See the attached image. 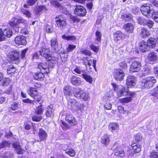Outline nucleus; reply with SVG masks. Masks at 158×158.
<instances>
[{"mask_svg": "<svg viewBox=\"0 0 158 158\" xmlns=\"http://www.w3.org/2000/svg\"><path fill=\"white\" fill-rule=\"evenodd\" d=\"M28 94L38 102L40 101L41 98L40 95H38L37 89L35 88L30 87L27 91Z\"/></svg>", "mask_w": 158, "mask_h": 158, "instance_id": "6", "label": "nucleus"}, {"mask_svg": "<svg viewBox=\"0 0 158 158\" xmlns=\"http://www.w3.org/2000/svg\"><path fill=\"white\" fill-rule=\"evenodd\" d=\"M64 93L67 99L70 98L72 95V88L71 86H66L64 88Z\"/></svg>", "mask_w": 158, "mask_h": 158, "instance_id": "17", "label": "nucleus"}, {"mask_svg": "<svg viewBox=\"0 0 158 158\" xmlns=\"http://www.w3.org/2000/svg\"><path fill=\"white\" fill-rule=\"evenodd\" d=\"M139 46L140 50L143 52H145L146 51L150 49L147 42L144 41H142L141 42Z\"/></svg>", "mask_w": 158, "mask_h": 158, "instance_id": "25", "label": "nucleus"}, {"mask_svg": "<svg viewBox=\"0 0 158 158\" xmlns=\"http://www.w3.org/2000/svg\"><path fill=\"white\" fill-rule=\"evenodd\" d=\"M75 12L79 16H85L86 13L85 9L83 6L80 5H77Z\"/></svg>", "mask_w": 158, "mask_h": 158, "instance_id": "8", "label": "nucleus"}, {"mask_svg": "<svg viewBox=\"0 0 158 158\" xmlns=\"http://www.w3.org/2000/svg\"><path fill=\"white\" fill-rule=\"evenodd\" d=\"M121 145L119 141H116L114 143L111 147V149L116 150L114 155L117 156L123 157L125 155V153L123 149L121 148Z\"/></svg>", "mask_w": 158, "mask_h": 158, "instance_id": "3", "label": "nucleus"}, {"mask_svg": "<svg viewBox=\"0 0 158 158\" xmlns=\"http://www.w3.org/2000/svg\"><path fill=\"white\" fill-rule=\"evenodd\" d=\"M89 48L93 51L96 53H97L98 51V46H96L93 44H91L89 46Z\"/></svg>", "mask_w": 158, "mask_h": 158, "instance_id": "51", "label": "nucleus"}, {"mask_svg": "<svg viewBox=\"0 0 158 158\" xmlns=\"http://www.w3.org/2000/svg\"><path fill=\"white\" fill-rule=\"evenodd\" d=\"M74 71L78 74H82L84 73V71L80 69L79 67H76L74 69Z\"/></svg>", "mask_w": 158, "mask_h": 158, "instance_id": "55", "label": "nucleus"}, {"mask_svg": "<svg viewBox=\"0 0 158 158\" xmlns=\"http://www.w3.org/2000/svg\"><path fill=\"white\" fill-rule=\"evenodd\" d=\"M120 102L122 103H127L131 101V97H129L122 98L120 99Z\"/></svg>", "mask_w": 158, "mask_h": 158, "instance_id": "46", "label": "nucleus"}, {"mask_svg": "<svg viewBox=\"0 0 158 158\" xmlns=\"http://www.w3.org/2000/svg\"><path fill=\"white\" fill-rule=\"evenodd\" d=\"M71 83L73 85L79 86L81 83V81L80 78L73 76L71 78Z\"/></svg>", "mask_w": 158, "mask_h": 158, "instance_id": "22", "label": "nucleus"}, {"mask_svg": "<svg viewBox=\"0 0 158 158\" xmlns=\"http://www.w3.org/2000/svg\"><path fill=\"white\" fill-rule=\"evenodd\" d=\"M43 74H44V73H41V72H40V73L38 72H36L33 75L35 79L38 80L44 77Z\"/></svg>", "mask_w": 158, "mask_h": 158, "instance_id": "39", "label": "nucleus"}, {"mask_svg": "<svg viewBox=\"0 0 158 158\" xmlns=\"http://www.w3.org/2000/svg\"><path fill=\"white\" fill-rule=\"evenodd\" d=\"M9 143L6 141H3L0 143V148H2L8 146Z\"/></svg>", "mask_w": 158, "mask_h": 158, "instance_id": "54", "label": "nucleus"}, {"mask_svg": "<svg viewBox=\"0 0 158 158\" xmlns=\"http://www.w3.org/2000/svg\"><path fill=\"white\" fill-rule=\"evenodd\" d=\"M104 106L106 110H109L111 109L112 105L110 103L107 102L105 104Z\"/></svg>", "mask_w": 158, "mask_h": 158, "instance_id": "63", "label": "nucleus"}, {"mask_svg": "<svg viewBox=\"0 0 158 158\" xmlns=\"http://www.w3.org/2000/svg\"><path fill=\"white\" fill-rule=\"evenodd\" d=\"M57 26L61 30L64 29L66 26V19L63 15H59L55 18Z\"/></svg>", "mask_w": 158, "mask_h": 158, "instance_id": "4", "label": "nucleus"}, {"mask_svg": "<svg viewBox=\"0 0 158 158\" xmlns=\"http://www.w3.org/2000/svg\"><path fill=\"white\" fill-rule=\"evenodd\" d=\"M66 120L71 125L74 126L77 124V122L75 118L72 114H67L65 118Z\"/></svg>", "mask_w": 158, "mask_h": 158, "instance_id": "16", "label": "nucleus"}, {"mask_svg": "<svg viewBox=\"0 0 158 158\" xmlns=\"http://www.w3.org/2000/svg\"><path fill=\"white\" fill-rule=\"evenodd\" d=\"M141 68V63L139 61H133L130 66V73L138 72Z\"/></svg>", "mask_w": 158, "mask_h": 158, "instance_id": "7", "label": "nucleus"}, {"mask_svg": "<svg viewBox=\"0 0 158 158\" xmlns=\"http://www.w3.org/2000/svg\"><path fill=\"white\" fill-rule=\"evenodd\" d=\"M80 98L85 101H87L89 98V94L83 90L81 92Z\"/></svg>", "mask_w": 158, "mask_h": 158, "instance_id": "34", "label": "nucleus"}, {"mask_svg": "<svg viewBox=\"0 0 158 158\" xmlns=\"http://www.w3.org/2000/svg\"><path fill=\"white\" fill-rule=\"evenodd\" d=\"M137 21L139 24L144 25L146 22V19L144 18L140 17L138 19Z\"/></svg>", "mask_w": 158, "mask_h": 158, "instance_id": "48", "label": "nucleus"}, {"mask_svg": "<svg viewBox=\"0 0 158 158\" xmlns=\"http://www.w3.org/2000/svg\"><path fill=\"white\" fill-rule=\"evenodd\" d=\"M21 11L27 17L29 18L31 17V14L29 10L25 9H21Z\"/></svg>", "mask_w": 158, "mask_h": 158, "instance_id": "44", "label": "nucleus"}, {"mask_svg": "<svg viewBox=\"0 0 158 158\" xmlns=\"http://www.w3.org/2000/svg\"><path fill=\"white\" fill-rule=\"evenodd\" d=\"M1 156L3 158H10L13 157V154L9 152H7L3 153Z\"/></svg>", "mask_w": 158, "mask_h": 158, "instance_id": "41", "label": "nucleus"}, {"mask_svg": "<svg viewBox=\"0 0 158 158\" xmlns=\"http://www.w3.org/2000/svg\"><path fill=\"white\" fill-rule=\"evenodd\" d=\"M82 76L87 82L90 84H92L93 81L92 78L89 75L86 73H83L82 75Z\"/></svg>", "mask_w": 158, "mask_h": 158, "instance_id": "32", "label": "nucleus"}, {"mask_svg": "<svg viewBox=\"0 0 158 158\" xmlns=\"http://www.w3.org/2000/svg\"><path fill=\"white\" fill-rule=\"evenodd\" d=\"M65 151L66 153L68 154L71 156L74 157L75 155V151L72 149L67 148Z\"/></svg>", "mask_w": 158, "mask_h": 158, "instance_id": "37", "label": "nucleus"}, {"mask_svg": "<svg viewBox=\"0 0 158 158\" xmlns=\"http://www.w3.org/2000/svg\"><path fill=\"white\" fill-rule=\"evenodd\" d=\"M114 40L115 41L123 40L124 38V34L120 31H117L114 34Z\"/></svg>", "mask_w": 158, "mask_h": 158, "instance_id": "18", "label": "nucleus"}, {"mask_svg": "<svg viewBox=\"0 0 158 158\" xmlns=\"http://www.w3.org/2000/svg\"><path fill=\"white\" fill-rule=\"evenodd\" d=\"M123 28L126 32L130 33H132L133 32L134 26L132 24L128 23H126L124 25Z\"/></svg>", "mask_w": 158, "mask_h": 158, "instance_id": "19", "label": "nucleus"}, {"mask_svg": "<svg viewBox=\"0 0 158 158\" xmlns=\"http://www.w3.org/2000/svg\"><path fill=\"white\" fill-rule=\"evenodd\" d=\"M141 35L143 38H145L149 36L150 33L147 29L143 28L141 30Z\"/></svg>", "mask_w": 158, "mask_h": 158, "instance_id": "31", "label": "nucleus"}, {"mask_svg": "<svg viewBox=\"0 0 158 158\" xmlns=\"http://www.w3.org/2000/svg\"><path fill=\"white\" fill-rule=\"evenodd\" d=\"M38 135L40 141L44 140L47 137V134L43 129L40 128L38 133Z\"/></svg>", "mask_w": 158, "mask_h": 158, "instance_id": "26", "label": "nucleus"}, {"mask_svg": "<svg viewBox=\"0 0 158 158\" xmlns=\"http://www.w3.org/2000/svg\"><path fill=\"white\" fill-rule=\"evenodd\" d=\"M117 93L119 97L126 95L127 94V89H125L123 86H122L121 88L119 87V89L117 90Z\"/></svg>", "mask_w": 158, "mask_h": 158, "instance_id": "24", "label": "nucleus"}, {"mask_svg": "<svg viewBox=\"0 0 158 158\" xmlns=\"http://www.w3.org/2000/svg\"><path fill=\"white\" fill-rule=\"evenodd\" d=\"M19 57V53L17 52H12L9 53L8 58L10 62H12L13 61L17 60Z\"/></svg>", "mask_w": 158, "mask_h": 158, "instance_id": "14", "label": "nucleus"}, {"mask_svg": "<svg viewBox=\"0 0 158 158\" xmlns=\"http://www.w3.org/2000/svg\"><path fill=\"white\" fill-rule=\"evenodd\" d=\"M16 69L13 65H11L8 66L7 69V72L9 74L14 73L15 72Z\"/></svg>", "mask_w": 158, "mask_h": 158, "instance_id": "43", "label": "nucleus"}, {"mask_svg": "<svg viewBox=\"0 0 158 158\" xmlns=\"http://www.w3.org/2000/svg\"><path fill=\"white\" fill-rule=\"evenodd\" d=\"M45 9V6H40L36 7L35 12L36 14H39L42 10Z\"/></svg>", "mask_w": 158, "mask_h": 158, "instance_id": "45", "label": "nucleus"}, {"mask_svg": "<svg viewBox=\"0 0 158 158\" xmlns=\"http://www.w3.org/2000/svg\"><path fill=\"white\" fill-rule=\"evenodd\" d=\"M76 47V46L74 45L69 44L67 48V51L71 52Z\"/></svg>", "mask_w": 158, "mask_h": 158, "instance_id": "64", "label": "nucleus"}, {"mask_svg": "<svg viewBox=\"0 0 158 158\" xmlns=\"http://www.w3.org/2000/svg\"><path fill=\"white\" fill-rule=\"evenodd\" d=\"M3 35L4 36L5 40L6 39V37H10L12 35L13 32L11 29L7 28L2 30Z\"/></svg>", "mask_w": 158, "mask_h": 158, "instance_id": "27", "label": "nucleus"}, {"mask_svg": "<svg viewBox=\"0 0 158 158\" xmlns=\"http://www.w3.org/2000/svg\"><path fill=\"white\" fill-rule=\"evenodd\" d=\"M156 82V80L153 77H148L143 79L140 83L142 89L148 88L153 86Z\"/></svg>", "mask_w": 158, "mask_h": 158, "instance_id": "1", "label": "nucleus"}, {"mask_svg": "<svg viewBox=\"0 0 158 158\" xmlns=\"http://www.w3.org/2000/svg\"><path fill=\"white\" fill-rule=\"evenodd\" d=\"M157 57L156 53L152 52L149 54L148 56V59L150 61H155L157 60Z\"/></svg>", "mask_w": 158, "mask_h": 158, "instance_id": "33", "label": "nucleus"}, {"mask_svg": "<svg viewBox=\"0 0 158 158\" xmlns=\"http://www.w3.org/2000/svg\"><path fill=\"white\" fill-rule=\"evenodd\" d=\"M151 95L158 98V86L155 88Z\"/></svg>", "mask_w": 158, "mask_h": 158, "instance_id": "56", "label": "nucleus"}, {"mask_svg": "<svg viewBox=\"0 0 158 158\" xmlns=\"http://www.w3.org/2000/svg\"><path fill=\"white\" fill-rule=\"evenodd\" d=\"M142 136L139 134H136L135 136V139L138 142H140L142 139Z\"/></svg>", "mask_w": 158, "mask_h": 158, "instance_id": "62", "label": "nucleus"}, {"mask_svg": "<svg viewBox=\"0 0 158 158\" xmlns=\"http://www.w3.org/2000/svg\"><path fill=\"white\" fill-rule=\"evenodd\" d=\"M37 1V0H27V5L32 6L35 4Z\"/></svg>", "mask_w": 158, "mask_h": 158, "instance_id": "60", "label": "nucleus"}, {"mask_svg": "<svg viewBox=\"0 0 158 158\" xmlns=\"http://www.w3.org/2000/svg\"><path fill=\"white\" fill-rule=\"evenodd\" d=\"M119 64V66L122 69H125L127 67V64L125 61L120 62Z\"/></svg>", "mask_w": 158, "mask_h": 158, "instance_id": "59", "label": "nucleus"}, {"mask_svg": "<svg viewBox=\"0 0 158 158\" xmlns=\"http://www.w3.org/2000/svg\"><path fill=\"white\" fill-rule=\"evenodd\" d=\"M42 118V117L41 116L34 115L32 117V120L34 121L39 122Z\"/></svg>", "mask_w": 158, "mask_h": 158, "instance_id": "49", "label": "nucleus"}, {"mask_svg": "<svg viewBox=\"0 0 158 158\" xmlns=\"http://www.w3.org/2000/svg\"><path fill=\"white\" fill-rule=\"evenodd\" d=\"M54 109L53 108V106L50 105L48 106L46 109V115L48 117H52L54 116L53 112Z\"/></svg>", "mask_w": 158, "mask_h": 158, "instance_id": "20", "label": "nucleus"}, {"mask_svg": "<svg viewBox=\"0 0 158 158\" xmlns=\"http://www.w3.org/2000/svg\"><path fill=\"white\" fill-rule=\"evenodd\" d=\"M109 127L113 130H116L118 128V125L117 123H110L109 125Z\"/></svg>", "mask_w": 158, "mask_h": 158, "instance_id": "47", "label": "nucleus"}, {"mask_svg": "<svg viewBox=\"0 0 158 158\" xmlns=\"http://www.w3.org/2000/svg\"><path fill=\"white\" fill-rule=\"evenodd\" d=\"M124 76L125 74L122 70H117L114 73V77L117 81L123 80L124 79Z\"/></svg>", "mask_w": 158, "mask_h": 158, "instance_id": "9", "label": "nucleus"}, {"mask_svg": "<svg viewBox=\"0 0 158 158\" xmlns=\"http://www.w3.org/2000/svg\"><path fill=\"white\" fill-rule=\"evenodd\" d=\"M110 142V138L107 135H104L102 138L101 142L102 143L106 145L109 143Z\"/></svg>", "mask_w": 158, "mask_h": 158, "instance_id": "29", "label": "nucleus"}, {"mask_svg": "<svg viewBox=\"0 0 158 158\" xmlns=\"http://www.w3.org/2000/svg\"><path fill=\"white\" fill-rule=\"evenodd\" d=\"M153 22L151 20H146L145 25L149 27L150 28H151L153 25Z\"/></svg>", "mask_w": 158, "mask_h": 158, "instance_id": "57", "label": "nucleus"}, {"mask_svg": "<svg viewBox=\"0 0 158 158\" xmlns=\"http://www.w3.org/2000/svg\"><path fill=\"white\" fill-rule=\"evenodd\" d=\"M40 55L45 58L46 60H49L50 58V52L49 49L43 48H41L39 51Z\"/></svg>", "mask_w": 158, "mask_h": 158, "instance_id": "11", "label": "nucleus"}, {"mask_svg": "<svg viewBox=\"0 0 158 158\" xmlns=\"http://www.w3.org/2000/svg\"><path fill=\"white\" fill-rule=\"evenodd\" d=\"M10 79L9 78H5L2 81L3 86L8 85L9 84Z\"/></svg>", "mask_w": 158, "mask_h": 158, "instance_id": "53", "label": "nucleus"}, {"mask_svg": "<svg viewBox=\"0 0 158 158\" xmlns=\"http://www.w3.org/2000/svg\"><path fill=\"white\" fill-rule=\"evenodd\" d=\"M16 43L18 45H25L27 43L25 37L22 35L17 36L15 39Z\"/></svg>", "mask_w": 158, "mask_h": 158, "instance_id": "12", "label": "nucleus"}, {"mask_svg": "<svg viewBox=\"0 0 158 158\" xmlns=\"http://www.w3.org/2000/svg\"><path fill=\"white\" fill-rule=\"evenodd\" d=\"M38 67L40 70V72L44 74L49 73L50 71L48 65L46 63H40L38 65Z\"/></svg>", "mask_w": 158, "mask_h": 158, "instance_id": "10", "label": "nucleus"}, {"mask_svg": "<svg viewBox=\"0 0 158 158\" xmlns=\"http://www.w3.org/2000/svg\"><path fill=\"white\" fill-rule=\"evenodd\" d=\"M122 18L126 21H129L132 18V15L128 13H123L122 15Z\"/></svg>", "mask_w": 158, "mask_h": 158, "instance_id": "36", "label": "nucleus"}, {"mask_svg": "<svg viewBox=\"0 0 158 158\" xmlns=\"http://www.w3.org/2000/svg\"><path fill=\"white\" fill-rule=\"evenodd\" d=\"M13 145L14 148L17 153L22 154L25 152L24 150L22 148L19 143L17 142H15L13 143Z\"/></svg>", "mask_w": 158, "mask_h": 158, "instance_id": "21", "label": "nucleus"}, {"mask_svg": "<svg viewBox=\"0 0 158 158\" xmlns=\"http://www.w3.org/2000/svg\"><path fill=\"white\" fill-rule=\"evenodd\" d=\"M136 82V79L133 76H129L127 79L126 84L128 86L135 85Z\"/></svg>", "mask_w": 158, "mask_h": 158, "instance_id": "15", "label": "nucleus"}, {"mask_svg": "<svg viewBox=\"0 0 158 158\" xmlns=\"http://www.w3.org/2000/svg\"><path fill=\"white\" fill-rule=\"evenodd\" d=\"M152 17L154 20L158 23V11L153 10L151 14L150 17Z\"/></svg>", "mask_w": 158, "mask_h": 158, "instance_id": "35", "label": "nucleus"}, {"mask_svg": "<svg viewBox=\"0 0 158 158\" xmlns=\"http://www.w3.org/2000/svg\"><path fill=\"white\" fill-rule=\"evenodd\" d=\"M51 46L57 52L59 50L58 45L57 39L56 37H53L51 40Z\"/></svg>", "mask_w": 158, "mask_h": 158, "instance_id": "23", "label": "nucleus"}, {"mask_svg": "<svg viewBox=\"0 0 158 158\" xmlns=\"http://www.w3.org/2000/svg\"><path fill=\"white\" fill-rule=\"evenodd\" d=\"M82 90L79 87L74 88L73 90L74 96L76 98H80Z\"/></svg>", "mask_w": 158, "mask_h": 158, "instance_id": "28", "label": "nucleus"}, {"mask_svg": "<svg viewBox=\"0 0 158 158\" xmlns=\"http://www.w3.org/2000/svg\"><path fill=\"white\" fill-rule=\"evenodd\" d=\"M150 4L148 3L144 4L140 7V10L142 14L148 18H150L151 14L153 10H150Z\"/></svg>", "mask_w": 158, "mask_h": 158, "instance_id": "5", "label": "nucleus"}, {"mask_svg": "<svg viewBox=\"0 0 158 158\" xmlns=\"http://www.w3.org/2000/svg\"><path fill=\"white\" fill-rule=\"evenodd\" d=\"M147 43L148 46H149V48L150 49L151 48H152L155 47L156 42L154 39L151 38L148 40Z\"/></svg>", "mask_w": 158, "mask_h": 158, "instance_id": "30", "label": "nucleus"}, {"mask_svg": "<svg viewBox=\"0 0 158 158\" xmlns=\"http://www.w3.org/2000/svg\"><path fill=\"white\" fill-rule=\"evenodd\" d=\"M67 99L68 101V108L73 111L80 110L81 107L83 106V104H80L75 99L70 98Z\"/></svg>", "mask_w": 158, "mask_h": 158, "instance_id": "2", "label": "nucleus"}, {"mask_svg": "<svg viewBox=\"0 0 158 158\" xmlns=\"http://www.w3.org/2000/svg\"><path fill=\"white\" fill-rule=\"evenodd\" d=\"M81 52L86 55L90 56L91 55V52L89 50L87 49H81Z\"/></svg>", "mask_w": 158, "mask_h": 158, "instance_id": "52", "label": "nucleus"}, {"mask_svg": "<svg viewBox=\"0 0 158 158\" xmlns=\"http://www.w3.org/2000/svg\"><path fill=\"white\" fill-rule=\"evenodd\" d=\"M44 111V109L42 108V105H40L36 108L35 112L38 115H40L43 114Z\"/></svg>", "mask_w": 158, "mask_h": 158, "instance_id": "40", "label": "nucleus"}, {"mask_svg": "<svg viewBox=\"0 0 158 158\" xmlns=\"http://www.w3.org/2000/svg\"><path fill=\"white\" fill-rule=\"evenodd\" d=\"M50 58L49 60H50V62L53 64H55L58 60V58L56 57L51 56V55H50Z\"/></svg>", "mask_w": 158, "mask_h": 158, "instance_id": "50", "label": "nucleus"}, {"mask_svg": "<svg viewBox=\"0 0 158 158\" xmlns=\"http://www.w3.org/2000/svg\"><path fill=\"white\" fill-rule=\"evenodd\" d=\"M52 5L56 7L63 14L68 15L69 14V12L66 10V9L61 5L57 2H54L52 3Z\"/></svg>", "mask_w": 158, "mask_h": 158, "instance_id": "13", "label": "nucleus"}, {"mask_svg": "<svg viewBox=\"0 0 158 158\" xmlns=\"http://www.w3.org/2000/svg\"><path fill=\"white\" fill-rule=\"evenodd\" d=\"M118 46L119 48H123L125 45V44L123 42V40H120L118 43Z\"/></svg>", "mask_w": 158, "mask_h": 158, "instance_id": "61", "label": "nucleus"}, {"mask_svg": "<svg viewBox=\"0 0 158 158\" xmlns=\"http://www.w3.org/2000/svg\"><path fill=\"white\" fill-rule=\"evenodd\" d=\"M132 147L133 149L134 150V152L135 153H139L141 150V148L139 145L134 143L132 145Z\"/></svg>", "mask_w": 158, "mask_h": 158, "instance_id": "38", "label": "nucleus"}, {"mask_svg": "<svg viewBox=\"0 0 158 158\" xmlns=\"http://www.w3.org/2000/svg\"><path fill=\"white\" fill-rule=\"evenodd\" d=\"M62 39L66 40H75L76 37L73 35L67 36L65 35H63L62 36Z\"/></svg>", "mask_w": 158, "mask_h": 158, "instance_id": "42", "label": "nucleus"}, {"mask_svg": "<svg viewBox=\"0 0 158 158\" xmlns=\"http://www.w3.org/2000/svg\"><path fill=\"white\" fill-rule=\"evenodd\" d=\"M19 104L17 103H13L11 105L10 108L11 109L13 110H17L19 108L18 106Z\"/></svg>", "mask_w": 158, "mask_h": 158, "instance_id": "58", "label": "nucleus"}]
</instances>
